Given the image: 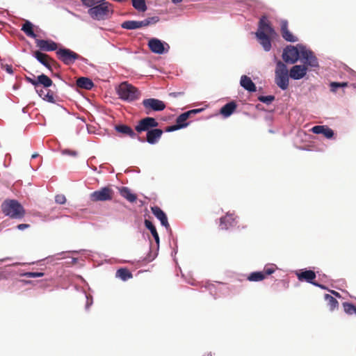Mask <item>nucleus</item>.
Wrapping results in <instances>:
<instances>
[{
	"instance_id": "603ef678",
	"label": "nucleus",
	"mask_w": 356,
	"mask_h": 356,
	"mask_svg": "<svg viewBox=\"0 0 356 356\" xmlns=\"http://www.w3.org/2000/svg\"><path fill=\"white\" fill-rule=\"evenodd\" d=\"M174 3H178L182 1V0H172Z\"/></svg>"
},
{
	"instance_id": "8fccbe9b",
	"label": "nucleus",
	"mask_w": 356,
	"mask_h": 356,
	"mask_svg": "<svg viewBox=\"0 0 356 356\" xmlns=\"http://www.w3.org/2000/svg\"><path fill=\"white\" fill-rule=\"evenodd\" d=\"M6 70L9 73H12L13 72L12 67L10 66H8L7 68H6Z\"/></svg>"
},
{
	"instance_id": "2eb2a0df",
	"label": "nucleus",
	"mask_w": 356,
	"mask_h": 356,
	"mask_svg": "<svg viewBox=\"0 0 356 356\" xmlns=\"http://www.w3.org/2000/svg\"><path fill=\"white\" fill-rule=\"evenodd\" d=\"M275 266L265 267L263 271L253 272L249 275L248 280L250 282H259L264 280L266 275H270L275 270Z\"/></svg>"
},
{
	"instance_id": "a19ab883",
	"label": "nucleus",
	"mask_w": 356,
	"mask_h": 356,
	"mask_svg": "<svg viewBox=\"0 0 356 356\" xmlns=\"http://www.w3.org/2000/svg\"><path fill=\"white\" fill-rule=\"evenodd\" d=\"M55 201H56V203H58L59 204H63L66 202L65 196L64 195H62V194L57 195L55 197Z\"/></svg>"
},
{
	"instance_id": "f03ea898",
	"label": "nucleus",
	"mask_w": 356,
	"mask_h": 356,
	"mask_svg": "<svg viewBox=\"0 0 356 356\" xmlns=\"http://www.w3.org/2000/svg\"><path fill=\"white\" fill-rule=\"evenodd\" d=\"M275 34V31L271 26L267 17L262 16L259 22V29L256 35L265 51H268L270 50L271 41L270 36H273Z\"/></svg>"
},
{
	"instance_id": "412c9836",
	"label": "nucleus",
	"mask_w": 356,
	"mask_h": 356,
	"mask_svg": "<svg viewBox=\"0 0 356 356\" xmlns=\"http://www.w3.org/2000/svg\"><path fill=\"white\" fill-rule=\"evenodd\" d=\"M311 131L316 134H322L326 138H332L334 136L333 130L325 125L314 126L312 128Z\"/></svg>"
},
{
	"instance_id": "393cba45",
	"label": "nucleus",
	"mask_w": 356,
	"mask_h": 356,
	"mask_svg": "<svg viewBox=\"0 0 356 356\" xmlns=\"http://www.w3.org/2000/svg\"><path fill=\"white\" fill-rule=\"evenodd\" d=\"M241 86L249 92H255L257 90L255 84L251 79L246 75H243L240 81Z\"/></svg>"
},
{
	"instance_id": "423d86ee",
	"label": "nucleus",
	"mask_w": 356,
	"mask_h": 356,
	"mask_svg": "<svg viewBox=\"0 0 356 356\" xmlns=\"http://www.w3.org/2000/svg\"><path fill=\"white\" fill-rule=\"evenodd\" d=\"M204 108H196L181 113L177 118L176 124L167 127L165 131L171 132L186 127L188 125L186 120L190 118V115H196L202 112Z\"/></svg>"
},
{
	"instance_id": "9d476101",
	"label": "nucleus",
	"mask_w": 356,
	"mask_h": 356,
	"mask_svg": "<svg viewBox=\"0 0 356 356\" xmlns=\"http://www.w3.org/2000/svg\"><path fill=\"white\" fill-rule=\"evenodd\" d=\"M108 5L109 3L105 1L99 3V5L90 7L88 13L95 19H103L108 13Z\"/></svg>"
},
{
	"instance_id": "c85d7f7f",
	"label": "nucleus",
	"mask_w": 356,
	"mask_h": 356,
	"mask_svg": "<svg viewBox=\"0 0 356 356\" xmlns=\"http://www.w3.org/2000/svg\"><path fill=\"white\" fill-rule=\"evenodd\" d=\"M37 83L38 86L39 85H42L46 88L51 86L53 84L52 80L44 74H42L37 77Z\"/></svg>"
},
{
	"instance_id": "b1692460",
	"label": "nucleus",
	"mask_w": 356,
	"mask_h": 356,
	"mask_svg": "<svg viewBox=\"0 0 356 356\" xmlns=\"http://www.w3.org/2000/svg\"><path fill=\"white\" fill-rule=\"evenodd\" d=\"M237 104L235 102L232 101L225 105H224L220 111L221 115L224 117L227 118L230 116L236 109Z\"/></svg>"
},
{
	"instance_id": "2f4dec72",
	"label": "nucleus",
	"mask_w": 356,
	"mask_h": 356,
	"mask_svg": "<svg viewBox=\"0 0 356 356\" xmlns=\"http://www.w3.org/2000/svg\"><path fill=\"white\" fill-rule=\"evenodd\" d=\"M132 6L135 9L140 12H145L147 10V7L145 3V0H131Z\"/></svg>"
},
{
	"instance_id": "a211bd4d",
	"label": "nucleus",
	"mask_w": 356,
	"mask_h": 356,
	"mask_svg": "<svg viewBox=\"0 0 356 356\" xmlns=\"http://www.w3.org/2000/svg\"><path fill=\"white\" fill-rule=\"evenodd\" d=\"M236 219V216L234 213H227L225 216L220 218V228L222 230H227L235 226Z\"/></svg>"
},
{
	"instance_id": "0eeeda50",
	"label": "nucleus",
	"mask_w": 356,
	"mask_h": 356,
	"mask_svg": "<svg viewBox=\"0 0 356 356\" xmlns=\"http://www.w3.org/2000/svg\"><path fill=\"white\" fill-rule=\"evenodd\" d=\"M300 45L298 47L287 46L283 51L282 58L286 63L294 64L300 58Z\"/></svg>"
},
{
	"instance_id": "f257e3e1",
	"label": "nucleus",
	"mask_w": 356,
	"mask_h": 356,
	"mask_svg": "<svg viewBox=\"0 0 356 356\" xmlns=\"http://www.w3.org/2000/svg\"><path fill=\"white\" fill-rule=\"evenodd\" d=\"M158 125V122L154 118L146 117L138 121L135 130L138 133L147 131V142L154 145L159 142L163 133L161 129H155Z\"/></svg>"
},
{
	"instance_id": "7c9ffc66",
	"label": "nucleus",
	"mask_w": 356,
	"mask_h": 356,
	"mask_svg": "<svg viewBox=\"0 0 356 356\" xmlns=\"http://www.w3.org/2000/svg\"><path fill=\"white\" fill-rule=\"evenodd\" d=\"M116 277L120 278L123 281H126L130 278H132V273L125 268H121L116 272Z\"/></svg>"
},
{
	"instance_id": "cd10ccee",
	"label": "nucleus",
	"mask_w": 356,
	"mask_h": 356,
	"mask_svg": "<svg viewBox=\"0 0 356 356\" xmlns=\"http://www.w3.org/2000/svg\"><path fill=\"white\" fill-rule=\"evenodd\" d=\"M22 31H24L29 37L35 38L37 36L33 31V25L29 21H26V22L22 25Z\"/></svg>"
},
{
	"instance_id": "dca6fc26",
	"label": "nucleus",
	"mask_w": 356,
	"mask_h": 356,
	"mask_svg": "<svg viewBox=\"0 0 356 356\" xmlns=\"http://www.w3.org/2000/svg\"><path fill=\"white\" fill-rule=\"evenodd\" d=\"M296 275L299 281H305L315 286L323 288V286L321 284H319L314 282V280L316 279V275L315 272L312 270H305L299 273H296Z\"/></svg>"
},
{
	"instance_id": "6ab92c4d",
	"label": "nucleus",
	"mask_w": 356,
	"mask_h": 356,
	"mask_svg": "<svg viewBox=\"0 0 356 356\" xmlns=\"http://www.w3.org/2000/svg\"><path fill=\"white\" fill-rule=\"evenodd\" d=\"M280 31L282 38L287 42H295L298 40V37L294 35L288 28V22L282 20L280 22Z\"/></svg>"
},
{
	"instance_id": "ea45409f",
	"label": "nucleus",
	"mask_w": 356,
	"mask_h": 356,
	"mask_svg": "<svg viewBox=\"0 0 356 356\" xmlns=\"http://www.w3.org/2000/svg\"><path fill=\"white\" fill-rule=\"evenodd\" d=\"M24 275L26 277L29 278H35V277H42L44 275L43 273H39V272H28L24 274Z\"/></svg>"
},
{
	"instance_id": "bb28decb",
	"label": "nucleus",
	"mask_w": 356,
	"mask_h": 356,
	"mask_svg": "<svg viewBox=\"0 0 356 356\" xmlns=\"http://www.w3.org/2000/svg\"><path fill=\"white\" fill-rule=\"evenodd\" d=\"M76 86L83 89L90 90L94 86V83L89 78L80 77L76 80Z\"/></svg>"
},
{
	"instance_id": "1a4fd4ad",
	"label": "nucleus",
	"mask_w": 356,
	"mask_h": 356,
	"mask_svg": "<svg viewBox=\"0 0 356 356\" xmlns=\"http://www.w3.org/2000/svg\"><path fill=\"white\" fill-rule=\"evenodd\" d=\"M114 192L108 186L103 187L100 190L92 192L90 197L92 202H104L111 200L113 197Z\"/></svg>"
},
{
	"instance_id": "c03bdc74",
	"label": "nucleus",
	"mask_w": 356,
	"mask_h": 356,
	"mask_svg": "<svg viewBox=\"0 0 356 356\" xmlns=\"http://www.w3.org/2000/svg\"><path fill=\"white\" fill-rule=\"evenodd\" d=\"M63 154H67L72 156H76L77 155V152L74 150L65 149L63 151Z\"/></svg>"
},
{
	"instance_id": "6e6552de",
	"label": "nucleus",
	"mask_w": 356,
	"mask_h": 356,
	"mask_svg": "<svg viewBox=\"0 0 356 356\" xmlns=\"http://www.w3.org/2000/svg\"><path fill=\"white\" fill-rule=\"evenodd\" d=\"M56 55L59 60L67 65L73 64L80 57L76 52L66 48L58 49L56 51Z\"/></svg>"
},
{
	"instance_id": "79ce46f5",
	"label": "nucleus",
	"mask_w": 356,
	"mask_h": 356,
	"mask_svg": "<svg viewBox=\"0 0 356 356\" xmlns=\"http://www.w3.org/2000/svg\"><path fill=\"white\" fill-rule=\"evenodd\" d=\"M145 19L148 22V26H149V24H155L157 22H159V17L154 16V17L147 18Z\"/></svg>"
},
{
	"instance_id": "3c124183",
	"label": "nucleus",
	"mask_w": 356,
	"mask_h": 356,
	"mask_svg": "<svg viewBox=\"0 0 356 356\" xmlns=\"http://www.w3.org/2000/svg\"><path fill=\"white\" fill-rule=\"evenodd\" d=\"M332 293H333L334 296H336L337 297H340L339 293L338 292H337V291H332Z\"/></svg>"
},
{
	"instance_id": "a878e982",
	"label": "nucleus",
	"mask_w": 356,
	"mask_h": 356,
	"mask_svg": "<svg viewBox=\"0 0 356 356\" xmlns=\"http://www.w3.org/2000/svg\"><path fill=\"white\" fill-rule=\"evenodd\" d=\"M120 194L122 197L125 198L129 202H134L137 200V196L136 194L132 193L131 190L126 187L122 186L119 188Z\"/></svg>"
},
{
	"instance_id": "09e8293b",
	"label": "nucleus",
	"mask_w": 356,
	"mask_h": 356,
	"mask_svg": "<svg viewBox=\"0 0 356 356\" xmlns=\"http://www.w3.org/2000/svg\"><path fill=\"white\" fill-rule=\"evenodd\" d=\"M184 95V92H171L170 93V96H172L174 97H179V96H181Z\"/></svg>"
},
{
	"instance_id": "4c0bfd02",
	"label": "nucleus",
	"mask_w": 356,
	"mask_h": 356,
	"mask_svg": "<svg viewBox=\"0 0 356 356\" xmlns=\"http://www.w3.org/2000/svg\"><path fill=\"white\" fill-rule=\"evenodd\" d=\"M275 96L274 95H268V96H259L258 100L261 102L270 104L272 102L275 100Z\"/></svg>"
},
{
	"instance_id": "ddd939ff",
	"label": "nucleus",
	"mask_w": 356,
	"mask_h": 356,
	"mask_svg": "<svg viewBox=\"0 0 356 356\" xmlns=\"http://www.w3.org/2000/svg\"><path fill=\"white\" fill-rule=\"evenodd\" d=\"M34 57L44 66L52 71V67L59 66L58 63L51 58L49 55L44 54L40 51H35L33 54Z\"/></svg>"
},
{
	"instance_id": "7ed1b4c3",
	"label": "nucleus",
	"mask_w": 356,
	"mask_h": 356,
	"mask_svg": "<svg viewBox=\"0 0 356 356\" xmlns=\"http://www.w3.org/2000/svg\"><path fill=\"white\" fill-rule=\"evenodd\" d=\"M1 211L7 216L13 219H21L25 216L22 205L15 200H6L1 204Z\"/></svg>"
},
{
	"instance_id": "4468645a",
	"label": "nucleus",
	"mask_w": 356,
	"mask_h": 356,
	"mask_svg": "<svg viewBox=\"0 0 356 356\" xmlns=\"http://www.w3.org/2000/svg\"><path fill=\"white\" fill-rule=\"evenodd\" d=\"M148 47L155 54H163L168 51L170 46L165 42H162L157 38H152L149 40Z\"/></svg>"
},
{
	"instance_id": "72a5a7b5",
	"label": "nucleus",
	"mask_w": 356,
	"mask_h": 356,
	"mask_svg": "<svg viewBox=\"0 0 356 356\" xmlns=\"http://www.w3.org/2000/svg\"><path fill=\"white\" fill-rule=\"evenodd\" d=\"M121 26L124 29L133 30L138 29V21L129 20L124 22Z\"/></svg>"
},
{
	"instance_id": "473e14b6",
	"label": "nucleus",
	"mask_w": 356,
	"mask_h": 356,
	"mask_svg": "<svg viewBox=\"0 0 356 356\" xmlns=\"http://www.w3.org/2000/svg\"><path fill=\"white\" fill-rule=\"evenodd\" d=\"M325 300L327 301V304H328V305L330 307V309L331 311H333L334 309L338 307V305H339L338 301L332 296H330L329 294H325Z\"/></svg>"
},
{
	"instance_id": "aec40b11",
	"label": "nucleus",
	"mask_w": 356,
	"mask_h": 356,
	"mask_svg": "<svg viewBox=\"0 0 356 356\" xmlns=\"http://www.w3.org/2000/svg\"><path fill=\"white\" fill-rule=\"evenodd\" d=\"M307 71V67L305 65H296L293 66L289 71V76L295 80L303 78Z\"/></svg>"
},
{
	"instance_id": "f704fd0d",
	"label": "nucleus",
	"mask_w": 356,
	"mask_h": 356,
	"mask_svg": "<svg viewBox=\"0 0 356 356\" xmlns=\"http://www.w3.org/2000/svg\"><path fill=\"white\" fill-rule=\"evenodd\" d=\"M343 307L344 312L349 315L356 314V307L351 303L343 302Z\"/></svg>"
},
{
	"instance_id": "f3484780",
	"label": "nucleus",
	"mask_w": 356,
	"mask_h": 356,
	"mask_svg": "<svg viewBox=\"0 0 356 356\" xmlns=\"http://www.w3.org/2000/svg\"><path fill=\"white\" fill-rule=\"evenodd\" d=\"M36 46L42 51H51L58 49V44L51 40L35 39Z\"/></svg>"
},
{
	"instance_id": "37998d69",
	"label": "nucleus",
	"mask_w": 356,
	"mask_h": 356,
	"mask_svg": "<svg viewBox=\"0 0 356 356\" xmlns=\"http://www.w3.org/2000/svg\"><path fill=\"white\" fill-rule=\"evenodd\" d=\"M26 80L31 83L33 86H34L35 88L38 87V83H37V79H33V78H31V77H29V76H26Z\"/></svg>"
},
{
	"instance_id": "4be33fe9",
	"label": "nucleus",
	"mask_w": 356,
	"mask_h": 356,
	"mask_svg": "<svg viewBox=\"0 0 356 356\" xmlns=\"http://www.w3.org/2000/svg\"><path fill=\"white\" fill-rule=\"evenodd\" d=\"M152 213L161 221L163 226L168 228L170 225L168 221L165 213L157 206L152 207L151 208Z\"/></svg>"
},
{
	"instance_id": "20e7f679",
	"label": "nucleus",
	"mask_w": 356,
	"mask_h": 356,
	"mask_svg": "<svg viewBox=\"0 0 356 356\" xmlns=\"http://www.w3.org/2000/svg\"><path fill=\"white\" fill-rule=\"evenodd\" d=\"M117 92L121 99L127 102H133L140 96L138 88L127 82L120 83L117 89Z\"/></svg>"
},
{
	"instance_id": "f8f14e48",
	"label": "nucleus",
	"mask_w": 356,
	"mask_h": 356,
	"mask_svg": "<svg viewBox=\"0 0 356 356\" xmlns=\"http://www.w3.org/2000/svg\"><path fill=\"white\" fill-rule=\"evenodd\" d=\"M300 58L302 59L305 65L316 67L318 66V59L314 53L307 49L304 46H300Z\"/></svg>"
},
{
	"instance_id": "c756f323",
	"label": "nucleus",
	"mask_w": 356,
	"mask_h": 356,
	"mask_svg": "<svg viewBox=\"0 0 356 356\" xmlns=\"http://www.w3.org/2000/svg\"><path fill=\"white\" fill-rule=\"evenodd\" d=\"M145 225L150 231L157 245H159V234H158V232L156 231L155 226L149 220H145Z\"/></svg>"
},
{
	"instance_id": "e433bc0d",
	"label": "nucleus",
	"mask_w": 356,
	"mask_h": 356,
	"mask_svg": "<svg viewBox=\"0 0 356 356\" xmlns=\"http://www.w3.org/2000/svg\"><path fill=\"white\" fill-rule=\"evenodd\" d=\"M347 86H348L347 82H341V83L331 82V83H330L331 91L336 92L339 88H344V87H346Z\"/></svg>"
},
{
	"instance_id": "a18cd8bd",
	"label": "nucleus",
	"mask_w": 356,
	"mask_h": 356,
	"mask_svg": "<svg viewBox=\"0 0 356 356\" xmlns=\"http://www.w3.org/2000/svg\"><path fill=\"white\" fill-rule=\"evenodd\" d=\"M148 26V22L146 19H144L143 21H138V29L142 28L143 26Z\"/></svg>"
},
{
	"instance_id": "9b49d317",
	"label": "nucleus",
	"mask_w": 356,
	"mask_h": 356,
	"mask_svg": "<svg viewBox=\"0 0 356 356\" xmlns=\"http://www.w3.org/2000/svg\"><path fill=\"white\" fill-rule=\"evenodd\" d=\"M142 104L146 110L145 113L147 114H149L151 111H161L165 108V103L158 99H145Z\"/></svg>"
},
{
	"instance_id": "864d4df0",
	"label": "nucleus",
	"mask_w": 356,
	"mask_h": 356,
	"mask_svg": "<svg viewBox=\"0 0 356 356\" xmlns=\"http://www.w3.org/2000/svg\"><path fill=\"white\" fill-rule=\"evenodd\" d=\"M36 156H37V154H33V155L32 156V157H33V158H35V157H36Z\"/></svg>"
},
{
	"instance_id": "c9c22d12",
	"label": "nucleus",
	"mask_w": 356,
	"mask_h": 356,
	"mask_svg": "<svg viewBox=\"0 0 356 356\" xmlns=\"http://www.w3.org/2000/svg\"><path fill=\"white\" fill-rule=\"evenodd\" d=\"M46 92H47L44 97H43V99L50 103H55L56 99L54 92L47 88H46Z\"/></svg>"
},
{
	"instance_id": "39448f33",
	"label": "nucleus",
	"mask_w": 356,
	"mask_h": 356,
	"mask_svg": "<svg viewBox=\"0 0 356 356\" xmlns=\"http://www.w3.org/2000/svg\"><path fill=\"white\" fill-rule=\"evenodd\" d=\"M289 71L286 67V65L282 63V61L279 60L276 63V68H275V83L276 84L282 89V90H286L289 87Z\"/></svg>"
},
{
	"instance_id": "de8ad7c7",
	"label": "nucleus",
	"mask_w": 356,
	"mask_h": 356,
	"mask_svg": "<svg viewBox=\"0 0 356 356\" xmlns=\"http://www.w3.org/2000/svg\"><path fill=\"white\" fill-rule=\"evenodd\" d=\"M29 227V224H19L17 225V228L20 230H23Z\"/></svg>"
},
{
	"instance_id": "58836bf2",
	"label": "nucleus",
	"mask_w": 356,
	"mask_h": 356,
	"mask_svg": "<svg viewBox=\"0 0 356 356\" xmlns=\"http://www.w3.org/2000/svg\"><path fill=\"white\" fill-rule=\"evenodd\" d=\"M83 4L87 7H92L99 3L105 1V0H81Z\"/></svg>"
},
{
	"instance_id": "49530a36",
	"label": "nucleus",
	"mask_w": 356,
	"mask_h": 356,
	"mask_svg": "<svg viewBox=\"0 0 356 356\" xmlns=\"http://www.w3.org/2000/svg\"><path fill=\"white\" fill-rule=\"evenodd\" d=\"M37 92L38 93L39 96L43 99L44 97V95L46 94V88L45 89H40L37 90Z\"/></svg>"
},
{
	"instance_id": "5701e85b",
	"label": "nucleus",
	"mask_w": 356,
	"mask_h": 356,
	"mask_svg": "<svg viewBox=\"0 0 356 356\" xmlns=\"http://www.w3.org/2000/svg\"><path fill=\"white\" fill-rule=\"evenodd\" d=\"M115 130L125 136H128L131 138H137V135L136 132L128 125L126 124H119L116 125L115 127Z\"/></svg>"
}]
</instances>
